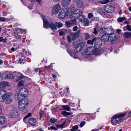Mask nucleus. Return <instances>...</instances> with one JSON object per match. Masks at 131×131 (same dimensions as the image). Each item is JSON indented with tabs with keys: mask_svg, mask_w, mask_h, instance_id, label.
<instances>
[{
	"mask_svg": "<svg viewBox=\"0 0 131 131\" xmlns=\"http://www.w3.org/2000/svg\"><path fill=\"white\" fill-rule=\"evenodd\" d=\"M82 14V11L80 9H76L74 7H71L69 11H67L66 8L62 9L60 12L58 16L59 18L63 19L68 15L70 18H76L79 17Z\"/></svg>",
	"mask_w": 131,
	"mask_h": 131,
	"instance_id": "obj_1",
	"label": "nucleus"
},
{
	"mask_svg": "<svg viewBox=\"0 0 131 131\" xmlns=\"http://www.w3.org/2000/svg\"><path fill=\"white\" fill-rule=\"evenodd\" d=\"M12 95L11 93L6 92L5 90H1L0 91V102H4L5 100L6 104H10L13 101Z\"/></svg>",
	"mask_w": 131,
	"mask_h": 131,
	"instance_id": "obj_2",
	"label": "nucleus"
},
{
	"mask_svg": "<svg viewBox=\"0 0 131 131\" xmlns=\"http://www.w3.org/2000/svg\"><path fill=\"white\" fill-rule=\"evenodd\" d=\"M126 114L123 113H118L114 115L112 117L111 122L114 126H115L122 122L124 119Z\"/></svg>",
	"mask_w": 131,
	"mask_h": 131,
	"instance_id": "obj_3",
	"label": "nucleus"
},
{
	"mask_svg": "<svg viewBox=\"0 0 131 131\" xmlns=\"http://www.w3.org/2000/svg\"><path fill=\"white\" fill-rule=\"evenodd\" d=\"M41 17L43 23V27L47 29L49 27L53 30L54 31L57 29L56 24H54L50 20H47L45 18V17L42 15Z\"/></svg>",
	"mask_w": 131,
	"mask_h": 131,
	"instance_id": "obj_4",
	"label": "nucleus"
},
{
	"mask_svg": "<svg viewBox=\"0 0 131 131\" xmlns=\"http://www.w3.org/2000/svg\"><path fill=\"white\" fill-rule=\"evenodd\" d=\"M73 44L77 52H80L85 45L84 43L80 42L79 41L74 42Z\"/></svg>",
	"mask_w": 131,
	"mask_h": 131,
	"instance_id": "obj_5",
	"label": "nucleus"
},
{
	"mask_svg": "<svg viewBox=\"0 0 131 131\" xmlns=\"http://www.w3.org/2000/svg\"><path fill=\"white\" fill-rule=\"evenodd\" d=\"M18 115V112L17 108L14 106H12L9 114L10 116L15 118L17 117Z\"/></svg>",
	"mask_w": 131,
	"mask_h": 131,
	"instance_id": "obj_6",
	"label": "nucleus"
},
{
	"mask_svg": "<svg viewBox=\"0 0 131 131\" xmlns=\"http://www.w3.org/2000/svg\"><path fill=\"white\" fill-rule=\"evenodd\" d=\"M28 91L27 89L25 88H21L19 91V94L18 95V99H20V96L25 97L28 95Z\"/></svg>",
	"mask_w": 131,
	"mask_h": 131,
	"instance_id": "obj_7",
	"label": "nucleus"
},
{
	"mask_svg": "<svg viewBox=\"0 0 131 131\" xmlns=\"http://www.w3.org/2000/svg\"><path fill=\"white\" fill-rule=\"evenodd\" d=\"M94 46L95 48L96 49L100 48L102 44L101 40L96 37L94 38Z\"/></svg>",
	"mask_w": 131,
	"mask_h": 131,
	"instance_id": "obj_8",
	"label": "nucleus"
},
{
	"mask_svg": "<svg viewBox=\"0 0 131 131\" xmlns=\"http://www.w3.org/2000/svg\"><path fill=\"white\" fill-rule=\"evenodd\" d=\"M61 8V7L60 4H56L53 7L52 9V14L56 15Z\"/></svg>",
	"mask_w": 131,
	"mask_h": 131,
	"instance_id": "obj_9",
	"label": "nucleus"
},
{
	"mask_svg": "<svg viewBox=\"0 0 131 131\" xmlns=\"http://www.w3.org/2000/svg\"><path fill=\"white\" fill-rule=\"evenodd\" d=\"M104 8L105 11L108 13H112L114 10V8L113 6L108 4L105 5Z\"/></svg>",
	"mask_w": 131,
	"mask_h": 131,
	"instance_id": "obj_10",
	"label": "nucleus"
},
{
	"mask_svg": "<svg viewBox=\"0 0 131 131\" xmlns=\"http://www.w3.org/2000/svg\"><path fill=\"white\" fill-rule=\"evenodd\" d=\"M103 30L104 33L107 35H109L110 34H112L114 32L113 29L110 26L107 28L104 27Z\"/></svg>",
	"mask_w": 131,
	"mask_h": 131,
	"instance_id": "obj_11",
	"label": "nucleus"
},
{
	"mask_svg": "<svg viewBox=\"0 0 131 131\" xmlns=\"http://www.w3.org/2000/svg\"><path fill=\"white\" fill-rule=\"evenodd\" d=\"M80 32L79 31H77L75 33H71L70 34V36L73 40L79 37Z\"/></svg>",
	"mask_w": 131,
	"mask_h": 131,
	"instance_id": "obj_12",
	"label": "nucleus"
},
{
	"mask_svg": "<svg viewBox=\"0 0 131 131\" xmlns=\"http://www.w3.org/2000/svg\"><path fill=\"white\" fill-rule=\"evenodd\" d=\"M93 47L92 46L88 47L86 51V54L87 55H89L93 53Z\"/></svg>",
	"mask_w": 131,
	"mask_h": 131,
	"instance_id": "obj_13",
	"label": "nucleus"
},
{
	"mask_svg": "<svg viewBox=\"0 0 131 131\" xmlns=\"http://www.w3.org/2000/svg\"><path fill=\"white\" fill-rule=\"evenodd\" d=\"M18 100L19 103H21L22 104H28L29 103V100L26 98H24L23 99H22L21 100L20 98V99Z\"/></svg>",
	"mask_w": 131,
	"mask_h": 131,
	"instance_id": "obj_14",
	"label": "nucleus"
},
{
	"mask_svg": "<svg viewBox=\"0 0 131 131\" xmlns=\"http://www.w3.org/2000/svg\"><path fill=\"white\" fill-rule=\"evenodd\" d=\"M71 0H62L61 5L63 6H66L69 5Z\"/></svg>",
	"mask_w": 131,
	"mask_h": 131,
	"instance_id": "obj_15",
	"label": "nucleus"
},
{
	"mask_svg": "<svg viewBox=\"0 0 131 131\" xmlns=\"http://www.w3.org/2000/svg\"><path fill=\"white\" fill-rule=\"evenodd\" d=\"M16 74L17 75V78L16 81V82H18L19 80L22 79L23 77V74L19 72H16Z\"/></svg>",
	"mask_w": 131,
	"mask_h": 131,
	"instance_id": "obj_16",
	"label": "nucleus"
},
{
	"mask_svg": "<svg viewBox=\"0 0 131 131\" xmlns=\"http://www.w3.org/2000/svg\"><path fill=\"white\" fill-rule=\"evenodd\" d=\"M108 38L109 40L110 41H112L115 40L116 36L113 33L110 34Z\"/></svg>",
	"mask_w": 131,
	"mask_h": 131,
	"instance_id": "obj_17",
	"label": "nucleus"
},
{
	"mask_svg": "<svg viewBox=\"0 0 131 131\" xmlns=\"http://www.w3.org/2000/svg\"><path fill=\"white\" fill-rule=\"evenodd\" d=\"M28 104H25L19 103L18 108L19 110L22 111L24 110Z\"/></svg>",
	"mask_w": 131,
	"mask_h": 131,
	"instance_id": "obj_18",
	"label": "nucleus"
},
{
	"mask_svg": "<svg viewBox=\"0 0 131 131\" xmlns=\"http://www.w3.org/2000/svg\"><path fill=\"white\" fill-rule=\"evenodd\" d=\"M6 121V119L5 117L3 116H0V125L4 124Z\"/></svg>",
	"mask_w": 131,
	"mask_h": 131,
	"instance_id": "obj_19",
	"label": "nucleus"
},
{
	"mask_svg": "<svg viewBox=\"0 0 131 131\" xmlns=\"http://www.w3.org/2000/svg\"><path fill=\"white\" fill-rule=\"evenodd\" d=\"M29 124L32 125H35L36 124V119L33 118H30L29 120Z\"/></svg>",
	"mask_w": 131,
	"mask_h": 131,
	"instance_id": "obj_20",
	"label": "nucleus"
},
{
	"mask_svg": "<svg viewBox=\"0 0 131 131\" xmlns=\"http://www.w3.org/2000/svg\"><path fill=\"white\" fill-rule=\"evenodd\" d=\"M108 35L105 34L103 35L101 37L102 40L104 42H106L109 40Z\"/></svg>",
	"mask_w": 131,
	"mask_h": 131,
	"instance_id": "obj_21",
	"label": "nucleus"
},
{
	"mask_svg": "<svg viewBox=\"0 0 131 131\" xmlns=\"http://www.w3.org/2000/svg\"><path fill=\"white\" fill-rule=\"evenodd\" d=\"M124 37L126 38H128L131 37V33L130 32H127L124 33Z\"/></svg>",
	"mask_w": 131,
	"mask_h": 131,
	"instance_id": "obj_22",
	"label": "nucleus"
},
{
	"mask_svg": "<svg viewBox=\"0 0 131 131\" xmlns=\"http://www.w3.org/2000/svg\"><path fill=\"white\" fill-rule=\"evenodd\" d=\"M8 85V83L6 82L0 83V88L6 87Z\"/></svg>",
	"mask_w": 131,
	"mask_h": 131,
	"instance_id": "obj_23",
	"label": "nucleus"
},
{
	"mask_svg": "<svg viewBox=\"0 0 131 131\" xmlns=\"http://www.w3.org/2000/svg\"><path fill=\"white\" fill-rule=\"evenodd\" d=\"M84 23L85 26H88L89 25V22L87 18H84Z\"/></svg>",
	"mask_w": 131,
	"mask_h": 131,
	"instance_id": "obj_24",
	"label": "nucleus"
},
{
	"mask_svg": "<svg viewBox=\"0 0 131 131\" xmlns=\"http://www.w3.org/2000/svg\"><path fill=\"white\" fill-rule=\"evenodd\" d=\"M62 106L63 108V110H65L67 111H70V107L68 105H62Z\"/></svg>",
	"mask_w": 131,
	"mask_h": 131,
	"instance_id": "obj_25",
	"label": "nucleus"
},
{
	"mask_svg": "<svg viewBox=\"0 0 131 131\" xmlns=\"http://www.w3.org/2000/svg\"><path fill=\"white\" fill-rule=\"evenodd\" d=\"M13 77L12 74L10 73H8L5 74L4 78L5 79H11Z\"/></svg>",
	"mask_w": 131,
	"mask_h": 131,
	"instance_id": "obj_26",
	"label": "nucleus"
},
{
	"mask_svg": "<svg viewBox=\"0 0 131 131\" xmlns=\"http://www.w3.org/2000/svg\"><path fill=\"white\" fill-rule=\"evenodd\" d=\"M67 51L71 56L74 58H76L72 50H67Z\"/></svg>",
	"mask_w": 131,
	"mask_h": 131,
	"instance_id": "obj_27",
	"label": "nucleus"
},
{
	"mask_svg": "<svg viewBox=\"0 0 131 131\" xmlns=\"http://www.w3.org/2000/svg\"><path fill=\"white\" fill-rule=\"evenodd\" d=\"M126 19V18L125 17H120L117 19V20L119 22H122Z\"/></svg>",
	"mask_w": 131,
	"mask_h": 131,
	"instance_id": "obj_28",
	"label": "nucleus"
},
{
	"mask_svg": "<svg viewBox=\"0 0 131 131\" xmlns=\"http://www.w3.org/2000/svg\"><path fill=\"white\" fill-rule=\"evenodd\" d=\"M61 114L65 116H67L68 115H71L70 113L64 111H63L62 112Z\"/></svg>",
	"mask_w": 131,
	"mask_h": 131,
	"instance_id": "obj_29",
	"label": "nucleus"
},
{
	"mask_svg": "<svg viewBox=\"0 0 131 131\" xmlns=\"http://www.w3.org/2000/svg\"><path fill=\"white\" fill-rule=\"evenodd\" d=\"M70 22L72 26L77 24L76 20L75 19L71 20Z\"/></svg>",
	"mask_w": 131,
	"mask_h": 131,
	"instance_id": "obj_30",
	"label": "nucleus"
},
{
	"mask_svg": "<svg viewBox=\"0 0 131 131\" xmlns=\"http://www.w3.org/2000/svg\"><path fill=\"white\" fill-rule=\"evenodd\" d=\"M66 33V31L64 30L61 31L59 33V35L61 36L64 35Z\"/></svg>",
	"mask_w": 131,
	"mask_h": 131,
	"instance_id": "obj_31",
	"label": "nucleus"
},
{
	"mask_svg": "<svg viewBox=\"0 0 131 131\" xmlns=\"http://www.w3.org/2000/svg\"><path fill=\"white\" fill-rule=\"evenodd\" d=\"M70 23V21H67L65 22V25L67 28H69L72 26Z\"/></svg>",
	"mask_w": 131,
	"mask_h": 131,
	"instance_id": "obj_32",
	"label": "nucleus"
},
{
	"mask_svg": "<svg viewBox=\"0 0 131 131\" xmlns=\"http://www.w3.org/2000/svg\"><path fill=\"white\" fill-rule=\"evenodd\" d=\"M57 27L60 28L63 26V24L60 22H56L55 23Z\"/></svg>",
	"mask_w": 131,
	"mask_h": 131,
	"instance_id": "obj_33",
	"label": "nucleus"
},
{
	"mask_svg": "<svg viewBox=\"0 0 131 131\" xmlns=\"http://www.w3.org/2000/svg\"><path fill=\"white\" fill-rule=\"evenodd\" d=\"M110 0H103L99 1V2L102 4H105L107 3Z\"/></svg>",
	"mask_w": 131,
	"mask_h": 131,
	"instance_id": "obj_34",
	"label": "nucleus"
},
{
	"mask_svg": "<svg viewBox=\"0 0 131 131\" xmlns=\"http://www.w3.org/2000/svg\"><path fill=\"white\" fill-rule=\"evenodd\" d=\"M97 12L101 14H103L104 13V11L102 8H99L97 10Z\"/></svg>",
	"mask_w": 131,
	"mask_h": 131,
	"instance_id": "obj_35",
	"label": "nucleus"
},
{
	"mask_svg": "<svg viewBox=\"0 0 131 131\" xmlns=\"http://www.w3.org/2000/svg\"><path fill=\"white\" fill-rule=\"evenodd\" d=\"M78 128V126L77 125H75L72 128L71 130V131H76Z\"/></svg>",
	"mask_w": 131,
	"mask_h": 131,
	"instance_id": "obj_36",
	"label": "nucleus"
},
{
	"mask_svg": "<svg viewBox=\"0 0 131 131\" xmlns=\"http://www.w3.org/2000/svg\"><path fill=\"white\" fill-rule=\"evenodd\" d=\"M94 42V38L92 39V40H89L87 41V43L88 44H91L93 45V42Z\"/></svg>",
	"mask_w": 131,
	"mask_h": 131,
	"instance_id": "obj_37",
	"label": "nucleus"
},
{
	"mask_svg": "<svg viewBox=\"0 0 131 131\" xmlns=\"http://www.w3.org/2000/svg\"><path fill=\"white\" fill-rule=\"evenodd\" d=\"M67 40L69 41V43L71 42V40H73V39L71 38L70 35L67 37Z\"/></svg>",
	"mask_w": 131,
	"mask_h": 131,
	"instance_id": "obj_38",
	"label": "nucleus"
},
{
	"mask_svg": "<svg viewBox=\"0 0 131 131\" xmlns=\"http://www.w3.org/2000/svg\"><path fill=\"white\" fill-rule=\"evenodd\" d=\"M14 35L15 37L17 39H18L20 38V36L18 34L17 32H14Z\"/></svg>",
	"mask_w": 131,
	"mask_h": 131,
	"instance_id": "obj_39",
	"label": "nucleus"
},
{
	"mask_svg": "<svg viewBox=\"0 0 131 131\" xmlns=\"http://www.w3.org/2000/svg\"><path fill=\"white\" fill-rule=\"evenodd\" d=\"M93 53L96 55H98L99 54V53L97 50H93Z\"/></svg>",
	"mask_w": 131,
	"mask_h": 131,
	"instance_id": "obj_40",
	"label": "nucleus"
},
{
	"mask_svg": "<svg viewBox=\"0 0 131 131\" xmlns=\"http://www.w3.org/2000/svg\"><path fill=\"white\" fill-rule=\"evenodd\" d=\"M50 121L51 123H54L57 122V119H55L54 118H51L50 119Z\"/></svg>",
	"mask_w": 131,
	"mask_h": 131,
	"instance_id": "obj_41",
	"label": "nucleus"
},
{
	"mask_svg": "<svg viewBox=\"0 0 131 131\" xmlns=\"http://www.w3.org/2000/svg\"><path fill=\"white\" fill-rule=\"evenodd\" d=\"M104 29V27L100 28L98 30L99 32L101 34L103 33H104V31L103 30Z\"/></svg>",
	"mask_w": 131,
	"mask_h": 131,
	"instance_id": "obj_42",
	"label": "nucleus"
},
{
	"mask_svg": "<svg viewBox=\"0 0 131 131\" xmlns=\"http://www.w3.org/2000/svg\"><path fill=\"white\" fill-rule=\"evenodd\" d=\"M93 15L92 13H90L88 14V17L89 19H90L93 17Z\"/></svg>",
	"mask_w": 131,
	"mask_h": 131,
	"instance_id": "obj_43",
	"label": "nucleus"
},
{
	"mask_svg": "<svg viewBox=\"0 0 131 131\" xmlns=\"http://www.w3.org/2000/svg\"><path fill=\"white\" fill-rule=\"evenodd\" d=\"M84 114L87 117H90V116H92V114H90V113H84Z\"/></svg>",
	"mask_w": 131,
	"mask_h": 131,
	"instance_id": "obj_44",
	"label": "nucleus"
},
{
	"mask_svg": "<svg viewBox=\"0 0 131 131\" xmlns=\"http://www.w3.org/2000/svg\"><path fill=\"white\" fill-rule=\"evenodd\" d=\"M126 28L127 30L131 31V26L130 25H127L126 26Z\"/></svg>",
	"mask_w": 131,
	"mask_h": 131,
	"instance_id": "obj_45",
	"label": "nucleus"
},
{
	"mask_svg": "<svg viewBox=\"0 0 131 131\" xmlns=\"http://www.w3.org/2000/svg\"><path fill=\"white\" fill-rule=\"evenodd\" d=\"M85 121H83L81 122L79 126L81 127H82L85 124Z\"/></svg>",
	"mask_w": 131,
	"mask_h": 131,
	"instance_id": "obj_46",
	"label": "nucleus"
},
{
	"mask_svg": "<svg viewBox=\"0 0 131 131\" xmlns=\"http://www.w3.org/2000/svg\"><path fill=\"white\" fill-rule=\"evenodd\" d=\"M85 36V37L86 39H88L89 37V34L88 33H85L84 34Z\"/></svg>",
	"mask_w": 131,
	"mask_h": 131,
	"instance_id": "obj_47",
	"label": "nucleus"
},
{
	"mask_svg": "<svg viewBox=\"0 0 131 131\" xmlns=\"http://www.w3.org/2000/svg\"><path fill=\"white\" fill-rule=\"evenodd\" d=\"M35 71L36 72H39V75H41L40 73L42 72V71L41 70H40L38 68L37 69H35Z\"/></svg>",
	"mask_w": 131,
	"mask_h": 131,
	"instance_id": "obj_48",
	"label": "nucleus"
},
{
	"mask_svg": "<svg viewBox=\"0 0 131 131\" xmlns=\"http://www.w3.org/2000/svg\"><path fill=\"white\" fill-rule=\"evenodd\" d=\"M6 20V19L3 17H0V21L1 22H4Z\"/></svg>",
	"mask_w": 131,
	"mask_h": 131,
	"instance_id": "obj_49",
	"label": "nucleus"
},
{
	"mask_svg": "<svg viewBox=\"0 0 131 131\" xmlns=\"http://www.w3.org/2000/svg\"><path fill=\"white\" fill-rule=\"evenodd\" d=\"M23 85V81H20L18 83V85L19 86H21Z\"/></svg>",
	"mask_w": 131,
	"mask_h": 131,
	"instance_id": "obj_50",
	"label": "nucleus"
},
{
	"mask_svg": "<svg viewBox=\"0 0 131 131\" xmlns=\"http://www.w3.org/2000/svg\"><path fill=\"white\" fill-rule=\"evenodd\" d=\"M48 130H50L51 129H54L56 130L57 129L54 126H50V127L48 128Z\"/></svg>",
	"mask_w": 131,
	"mask_h": 131,
	"instance_id": "obj_51",
	"label": "nucleus"
},
{
	"mask_svg": "<svg viewBox=\"0 0 131 131\" xmlns=\"http://www.w3.org/2000/svg\"><path fill=\"white\" fill-rule=\"evenodd\" d=\"M31 113H29L28 114L26 115L24 118V119H26L28 117H30L31 116Z\"/></svg>",
	"mask_w": 131,
	"mask_h": 131,
	"instance_id": "obj_52",
	"label": "nucleus"
},
{
	"mask_svg": "<svg viewBox=\"0 0 131 131\" xmlns=\"http://www.w3.org/2000/svg\"><path fill=\"white\" fill-rule=\"evenodd\" d=\"M78 29V27L77 26H74L72 29V30L74 31H77Z\"/></svg>",
	"mask_w": 131,
	"mask_h": 131,
	"instance_id": "obj_53",
	"label": "nucleus"
},
{
	"mask_svg": "<svg viewBox=\"0 0 131 131\" xmlns=\"http://www.w3.org/2000/svg\"><path fill=\"white\" fill-rule=\"evenodd\" d=\"M28 52L27 51H26V50L25 49L23 50V54H24V57H25L26 56V55L27 54V53Z\"/></svg>",
	"mask_w": 131,
	"mask_h": 131,
	"instance_id": "obj_54",
	"label": "nucleus"
},
{
	"mask_svg": "<svg viewBox=\"0 0 131 131\" xmlns=\"http://www.w3.org/2000/svg\"><path fill=\"white\" fill-rule=\"evenodd\" d=\"M93 33L95 35H96L97 34V31L96 29V28H94V31L93 32Z\"/></svg>",
	"mask_w": 131,
	"mask_h": 131,
	"instance_id": "obj_55",
	"label": "nucleus"
},
{
	"mask_svg": "<svg viewBox=\"0 0 131 131\" xmlns=\"http://www.w3.org/2000/svg\"><path fill=\"white\" fill-rule=\"evenodd\" d=\"M23 60L19 59V60L18 63L20 64H22L24 63V62H23Z\"/></svg>",
	"mask_w": 131,
	"mask_h": 131,
	"instance_id": "obj_56",
	"label": "nucleus"
},
{
	"mask_svg": "<svg viewBox=\"0 0 131 131\" xmlns=\"http://www.w3.org/2000/svg\"><path fill=\"white\" fill-rule=\"evenodd\" d=\"M121 30L118 29L116 31V32L118 34H120L121 33Z\"/></svg>",
	"mask_w": 131,
	"mask_h": 131,
	"instance_id": "obj_57",
	"label": "nucleus"
},
{
	"mask_svg": "<svg viewBox=\"0 0 131 131\" xmlns=\"http://www.w3.org/2000/svg\"><path fill=\"white\" fill-rule=\"evenodd\" d=\"M7 39L6 38H5L4 39H3V41L2 42L4 43H6L7 41Z\"/></svg>",
	"mask_w": 131,
	"mask_h": 131,
	"instance_id": "obj_58",
	"label": "nucleus"
},
{
	"mask_svg": "<svg viewBox=\"0 0 131 131\" xmlns=\"http://www.w3.org/2000/svg\"><path fill=\"white\" fill-rule=\"evenodd\" d=\"M93 19L94 21H97L99 20V18L98 17H94Z\"/></svg>",
	"mask_w": 131,
	"mask_h": 131,
	"instance_id": "obj_59",
	"label": "nucleus"
},
{
	"mask_svg": "<svg viewBox=\"0 0 131 131\" xmlns=\"http://www.w3.org/2000/svg\"><path fill=\"white\" fill-rule=\"evenodd\" d=\"M3 61L2 60L0 59V65L2 64L3 63Z\"/></svg>",
	"mask_w": 131,
	"mask_h": 131,
	"instance_id": "obj_60",
	"label": "nucleus"
},
{
	"mask_svg": "<svg viewBox=\"0 0 131 131\" xmlns=\"http://www.w3.org/2000/svg\"><path fill=\"white\" fill-rule=\"evenodd\" d=\"M79 21L81 22H84V19L83 20L82 19L80 18L79 19Z\"/></svg>",
	"mask_w": 131,
	"mask_h": 131,
	"instance_id": "obj_61",
	"label": "nucleus"
},
{
	"mask_svg": "<svg viewBox=\"0 0 131 131\" xmlns=\"http://www.w3.org/2000/svg\"><path fill=\"white\" fill-rule=\"evenodd\" d=\"M3 37H0V42H2Z\"/></svg>",
	"mask_w": 131,
	"mask_h": 131,
	"instance_id": "obj_62",
	"label": "nucleus"
},
{
	"mask_svg": "<svg viewBox=\"0 0 131 131\" xmlns=\"http://www.w3.org/2000/svg\"><path fill=\"white\" fill-rule=\"evenodd\" d=\"M32 7H33L32 6L30 7V6H28V8L30 10L31 9H32Z\"/></svg>",
	"mask_w": 131,
	"mask_h": 131,
	"instance_id": "obj_63",
	"label": "nucleus"
},
{
	"mask_svg": "<svg viewBox=\"0 0 131 131\" xmlns=\"http://www.w3.org/2000/svg\"><path fill=\"white\" fill-rule=\"evenodd\" d=\"M11 50L12 51H14L15 50V49L14 48L12 47L11 48Z\"/></svg>",
	"mask_w": 131,
	"mask_h": 131,
	"instance_id": "obj_64",
	"label": "nucleus"
}]
</instances>
